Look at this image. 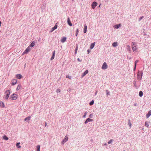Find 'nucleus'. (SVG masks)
Wrapping results in <instances>:
<instances>
[{
  "mask_svg": "<svg viewBox=\"0 0 151 151\" xmlns=\"http://www.w3.org/2000/svg\"><path fill=\"white\" fill-rule=\"evenodd\" d=\"M10 93V91L9 90H7L5 92L4 98L5 100H7L8 99Z\"/></svg>",
  "mask_w": 151,
  "mask_h": 151,
  "instance_id": "1",
  "label": "nucleus"
},
{
  "mask_svg": "<svg viewBox=\"0 0 151 151\" xmlns=\"http://www.w3.org/2000/svg\"><path fill=\"white\" fill-rule=\"evenodd\" d=\"M18 97V95L15 93H13L11 95L10 98L13 100H16Z\"/></svg>",
  "mask_w": 151,
  "mask_h": 151,
  "instance_id": "2",
  "label": "nucleus"
},
{
  "mask_svg": "<svg viewBox=\"0 0 151 151\" xmlns=\"http://www.w3.org/2000/svg\"><path fill=\"white\" fill-rule=\"evenodd\" d=\"M132 47L133 51L134 52L135 51L137 50V48L136 47V43L135 42H133L132 43Z\"/></svg>",
  "mask_w": 151,
  "mask_h": 151,
  "instance_id": "3",
  "label": "nucleus"
},
{
  "mask_svg": "<svg viewBox=\"0 0 151 151\" xmlns=\"http://www.w3.org/2000/svg\"><path fill=\"white\" fill-rule=\"evenodd\" d=\"M142 73L139 72L138 73L137 75V78L139 80H140L142 79Z\"/></svg>",
  "mask_w": 151,
  "mask_h": 151,
  "instance_id": "4",
  "label": "nucleus"
},
{
  "mask_svg": "<svg viewBox=\"0 0 151 151\" xmlns=\"http://www.w3.org/2000/svg\"><path fill=\"white\" fill-rule=\"evenodd\" d=\"M107 67L108 66L106 63V62L104 63L102 66V69L103 70H105L107 68Z\"/></svg>",
  "mask_w": 151,
  "mask_h": 151,
  "instance_id": "5",
  "label": "nucleus"
},
{
  "mask_svg": "<svg viewBox=\"0 0 151 151\" xmlns=\"http://www.w3.org/2000/svg\"><path fill=\"white\" fill-rule=\"evenodd\" d=\"M31 48L29 46L23 52V54H27L31 50Z\"/></svg>",
  "mask_w": 151,
  "mask_h": 151,
  "instance_id": "6",
  "label": "nucleus"
},
{
  "mask_svg": "<svg viewBox=\"0 0 151 151\" xmlns=\"http://www.w3.org/2000/svg\"><path fill=\"white\" fill-rule=\"evenodd\" d=\"M97 3L95 1L93 2L91 4L92 8L93 9H95L96 6L97 5Z\"/></svg>",
  "mask_w": 151,
  "mask_h": 151,
  "instance_id": "7",
  "label": "nucleus"
},
{
  "mask_svg": "<svg viewBox=\"0 0 151 151\" xmlns=\"http://www.w3.org/2000/svg\"><path fill=\"white\" fill-rule=\"evenodd\" d=\"M68 140V137L66 136L62 142V143L63 145L65 142H66Z\"/></svg>",
  "mask_w": 151,
  "mask_h": 151,
  "instance_id": "8",
  "label": "nucleus"
},
{
  "mask_svg": "<svg viewBox=\"0 0 151 151\" xmlns=\"http://www.w3.org/2000/svg\"><path fill=\"white\" fill-rule=\"evenodd\" d=\"M5 106L4 103L2 101H0V108H4L5 107Z\"/></svg>",
  "mask_w": 151,
  "mask_h": 151,
  "instance_id": "9",
  "label": "nucleus"
},
{
  "mask_svg": "<svg viewBox=\"0 0 151 151\" xmlns=\"http://www.w3.org/2000/svg\"><path fill=\"white\" fill-rule=\"evenodd\" d=\"M121 26V24H116L114 26V27L115 29H116L118 28L119 27Z\"/></svg>",
  "mask_w": 151,
  "mask_h": 151,
  "instance_id": "10",
  "label": "nucleus"
},
{
  "mask_svg": "<svg viewBox=\"0 0 151 151\" xmlns=\"http://www.w3.org/2000/svg\"><path fill=\"white\" fill-rule=\"evenodd\" d=\"M12 85H15L17 83V81L15 79H13L12 81Z\"/></svg>",
  "mask_w": 151,
  "mask_h": 151,
  "instance_id": "11",
  "label": "nucleus"
},
{
  "mask_svg": "<svg viewBox=\"0 0 151 151\" xmlns=\"http://www.w3.org/2000/svg\"><path fill=\"white\" fill-rule=\"evenodd\" d=\"M88 70H86L85 72L83 73L82 75V77H83L84 76H85L86 74H87V73H88Z\"/></svg>",
  "mask_w": 151,
  "mask_h": 151,
  "instance_id": "12",
  "label": "nucleus"
},
{
  "mask_svg": "<svg viewBox=\"0 0 151 151\" xmlns=\"http://www.w3.org/2000/svg\"><path fill=\"white\" fill-rule=\"evenodd\" d=\"M67 22L68 24L70 26H72V24L71 23L69 18H68V20H67Z\"/></svg>",
  "mask_w": 151,
  "mask_h": 151,
  "instance_id": "13",
  "label": "nucleus"
},
{
  "mask_svg": "<svg viewBox=\"0 0 151 151\" xmlns=\"http://www.w3.org/2000/svg\"><path fill=\"white\" fill-rule=\"evenodd\" d=\"M55 50H54L53 51V53H52V57H51V58L50 59L51 60H52L54 59V58H55Z\"/></svg>",
  "mask_w": 151,
  "mask_h": 151,
  "instance_id": "14",
  "label": "nucleus"
},
{
  "mask_svg": "<svg viewBox=\"0 0 151 151\" xmlns=\"http://www.w3.org/2000/svg\"><path fill=\"white\" fill-rule=\"evenodd\" d=\"M16 76V77L19 79H20L22 77V75L20 74H17Z\"/></svg>",
  "mask_w": 151,
  "mask_h": 151,
  "instance_id": "15",
  "label": "nucleus"
},
{
  "mask_svg": "<svg viewBox=\"0 0 151 151\" xmlns=\"http://www.w3.org/2000/svg\"><path fill=\"white\" fill-rule=\"evenodd\" d=\"M66 40V38L65 37H63L62 39L61 40V42H62L63 43L65 42Z\"/></svg>",
  "mask_w": 151,
  "mask_h": 151,
  "instance_id": "16",
  "label": "nucleus"
},
{
  "mask_svg": "<svg viewBox=\"0 0 151 151\" xmlns=\"http://www.w3.org/2000/svg\"><path fill=\"white\" fill-rule=\"evenodd\" d=\"M151 115V111H149L148 113L146 115V117L148 118Z\"/></svg>",
  "mask_w": 151,
  "mask_h": 151,
  "instance_id": "17",
  "label": "nucleus"
},
{
  "mask_svg": "<svg viewBox=\"0 0 151 151\" xmlns=\"http://www.w3.org/2000/svg\"><path fill=\"white\" fill-rule=\"evenodd\" d=\"M95 42H94L93 43H92L91 44V46H90V47L91 49H92L95 46Z\"/></svg>",
  "mask_w": 151,
  "mask_h": 151,
  "instance_id": "18",
  "label": "nucleus"
},
{
  "mask_svg": "<svg viewBox=\"0 0 151 151\" xmlns=\"http://www.w3.org/2000/svg\"><path fill=\"white\" fill-rule=\"evenodd\" d=\"M57 25H55L54 27L52 28L51 32L53 31L54 30L56 29L57 28Z\"/></svg>",
  "mask_w": 151,
  "mask_h": 151,
  "instance_id": "19",
  "label": "nucleus"
},
{
  "mask_svg": "<svg viewBox=\"0 0 151 151\" xmlns=\"http://www.w3.org/2000/svg\"><path fill=\"white\" fill-rule=\"evenodd\" d=\"M118 45V43L117 42H115L113 43L112 45L113 47H116Z\"/></svg>",
  "mask_w": 151,
  "mask_h": 151,
  "instance_id": "20",
  "label": "nucleus"
},
{
  "mask_svg": "<svg viewBox=\"0 0 151 151\" xmlns=\"http://www.w3.org/2000/svg\"><path fill=\"white\" fill-rule=\"evenodd\" d=\"M87 26L86 25H85L84 26L83 30H84V33H86V32L87 31Z\"/></svg>",
  "mask_w": 151,
  "mask_h": 151,
  "instance_id": "21",
  "label": "nucleus"
},
{
  "mask_svg": "<svg viewBox=\"0 0 151 151\" xmlns=\"http://www.w3.org/2000/svg\"><path fill=\"white\" fill-rule=\"evenodd\" d=\"M21 85L20 84H19V85H18V86H17L16 88V90L17 91L19 90V89H20L21 88Z\"/></svg>",
  "mask_w": 151,
  "mask_h": 151,
  "instance_id": "22",
  "label": "nucleus"
},
{
  "mask_svg": "<svg viewBox=\"0 0 151 151\" xmlns=\"http://www.w3.org/2000/svg\"><path fill=\"white\" fill-rule=\"evenodd\" d=\"M3 138L6 140H7L8 139V138L7 137L6 135H4L3 137Z\"/></svg>",
  "mask_w": 151,
  "mask_h": 151,
  "instance_id": "23",
  "label": "nucleus"
},
{
  "mask_svg": "<svg viewBox=\"0 0 151 151\" xmlns=\"http://www.w3.org/2000/svg\"><path fill=\"white\" fill-rule=\"evenodd\" d=\"M139 62L138 60H136L135 62V65H134V70H135V69H136V64L137 63Z\"/></svg>",
  "mask_w": 151,
  "mask_h": 151,
  "instance_id": "24",
  "label": "nucleus"
},
{
  "mask_svg": "<svg viewBox=\"0 0 151 151\" xmlns=\"http://www.w3.org/2000/svg\"><path fill=\"white\" fill-rule=\"evenodd\" d=\"M35 42H33L29 46L30 47H32L35 45Z\"/></svg>",
  "mask_w": 151,
  "mask_h": 151,
  "instance_id": "25",
  "label": "nucleus"
},
{
  "mask_svg": "<svg viewBox=\"0 0 151 151\" xmlns=\"http://www.w3.org/2000/svg\"><path fill=\"white\" fill-rule=\"evenodd\" d=\"M30 118H31V117L30 116L28 117H27L24 119V121H27V120L29 121L30 120Z\"/></svg>",
  "mask_w": 151,
  "mask_h": 151,
  "instance_id": "26",
  "label": "nucleus"
},
{
  "mask_svg": "<svg viewBox=\"0 0 151 151\" xmlns=\"http://www.w3.org/2000/svg\"><path fill=\"white\" fill-rule=\"evenodd\" d=\"M20 143H17L16 144V146L18 148H20L21 146L19 145Z\"/></svg>",
  "mask_w": 151,
  "mask_h": 151,
  "instance_id": "27",
  "label": "nucleus"
},
{
  "mask_svg": "<svg viewBox=\"0 0 151 151\" xmlns=\"http://www.w3.org/2000/svg\"><path fill=\"white\" fill-rule=\"evenodd\" d=\"M37 151H40V145H38L37 147Z\"/></svg>",
  "mask_w": 151,
  "mask_h": 151,
  "instance_id": "28",
  "label": "nucleus"
},
{
  "mask_svg": "<svg viewBox=\"0 0 151 151\" xmlns=\"http://www.w3.org/2000/svg\"><path fill=\"white\" fill-rule=\"evenodd\" d=\"M145 126L147 127H148L149 126V122H145Z\"/></svg>",
  "mask_w": 151,
  "mask_h": 151,
  "instance_id": "29",
  "label": "nucleus"
},
{
  "mask_svg": "<svg viewBox=\"0 0 151 151\" xmlns=\"http://www.w3.org/2000/svg\"><path fill=\"white\" fill-rule=\"evenodd\" d=\"M139 96L140 97H142L143 95V92L142 91H140L139 93Z\"/></svg>",
  "mask_w": 151,
  "mask_h": 151,
  "instance_id": "30",
  "label": "nucleus"
},
{
  "mask_svg": "<svg viewBox=\"0 0 151 151\" xmlns=\"http://www.w3.org/2000/svg\"><path fill=\"white\" fill-rule=\"evenodd\" d=\"M128 124L130 127V128H131L132 126V124L130 122V120H129L128 121Z\"/></svg>",
  "mask_w": 151,
  "mask_h": 151,
  "instance_id": "31",
  "label": "nucleus"
},
{
  "mask_svg": "<svg viewBox=\"0 0 151 151\" xmlns=\"http://www.w3.org/2000/svg\"><path fill=\"white\" fill-rule=\"evenodd\" d=\"M127 50L129 51H130V46L129 45H127Z\"/></svg>",
  "mask_w": 151,
  "mask_h": 151,
  "instance_id": "32",
  "label": "nucleus"
},
{
  "mask_svg": "<svg viewBox=\"0 0 151 151\" xmlns=\"http://www.w3.org/2000/svg\"><path fill=\"white\" fill-rule=\"evenodd\" d=\"M113 140L112 139H111L108 142V143L109 144L111 143L113 141Z\"/></svg>",
  "mask_w": 151,
  "mask_h": 151,
  "instance_id": "33",
  "label": "nucleus"
},
{
  "mask_svg": "<svg viewBox=\"0 0 151 151\" xmlns=\"http://www.w3.org/2000/svg\"><path fill=\"white\" fill-rule=\"evenodd\" d=\"M79 30L78 29H77L76 30V36H77Z\"/></svg>",
  "mask_w": 151,
  "mask_h": 151,
  "instance_id": "34",
  "label": "nucleus"
},
{
  "mask_svg": "<svg viewBox=\"0 0 151 151\" xmlns=\"http://www.w3.org/2000/svg\"><path fill=\"white\" fill-rule=\"evenodd\" d=\"M66 78H68L70 79H71V76H70L68 75H67L66 76Z\"/></svg>",
  "mask_w": 151,
  "mask_h": 151,
  "instance_id": "35",
  "label": "nucleus"
},
{
  "mask_svg": "<svg viewBox=\"0 0 151 151\" xmlns=\"http://www.w3.org/2000/svg\"><path fill=\"white\" fill-rule=\"evenodd\" d=\"M87 120L88 122L93 121V120L92 119H90L88 118L87 119Z\"/></svg>",
  "mask_w": 151,
  "mask_h": 151,
  "instance_id": "36",
  "label": "nucleus"
},
{
  "mask_svg": "<svg viewBox=\"0 0 151 151\" xmlns=\"http://www.w3.org/2000/svg\"><path fill=\"white\" fill-rule=\"evenodd\" d=\"M94 103V101L93 100H92L91 102L89 103V104L91 106Z\"/></svg>",
  "mask_w": 151,
  "mask_h": 151,
  "instance_id": "37",
  "label": "nucleus"
},
{
  "mask_svg": "<svg viewBox=\"0 0 151 151\" xmlns=\"http://www.w3.org/2000/svg\"><path fill=\"white\" fill-rule=\"evenodd\" d=\"M78 46H77V47H76V48L75 49V54H76L77 53V50H78Z\"/></svg>",
  "mask_w": 151,
  "mask_h": 151,
  "instance_id": "38",
  "label": "nucleus"
},
{
  "mask_svg": "<svg viewBox=\"0 0 151 151\" xmlns=\"http://www.w3.org/2000/svg\"><path fill=\"white\" fill-rule=\"evenodd\" d=\"M60 90L59 89H58L56 90V92L57 93H60Z\"/></svg>",
  "mask_w": 151,
  "mask_h": 151,
  "instance_id": "39",
  "label": "nucleus"
},
{
  "mask_svg": "<svg viewBox=\"0 0 151 151\" xmlns=\"http://www.w3.org/2000/svg\"><path fill=\"white\" fill-rule=\"evenodd\" d=\"M106 94L107 95H109V91L108 90H106Z\"/></svg>",
  "mask_w": 151,
  "mask_h": 151,
  "instance_id": "40",
  "label": "nucleus"
},
{
  "mask_svg": "<svg viewBox=\"0 0 151 151\" xmlns=\"http://www.w3.org/2000/svg\"><path fill=\"white\" fill-rule=\"evenodd\" d=\"M144 17L143 16H142L141 17H140V18H139V21H140L142 18H143Z\"/></svg>",
  "mask_w": 151,
  "mask_h": 151,
  "instance_id": "41",
  "label": "nucleus"
},
{
  "mask_svg": "<svg viewBox=\"0 0 151 151\" xmlns=\"http://www.w3.org/2000/svg\"><path fill=\"white\" fill-rule=\"evenodd\" d=\"M87 113V112H86L85 113H84V115H83V117L84 118H85V117L86 116V114Z\"/></svg>",
  "mask_w": 151,
  "mask_h": 151,
  "instance_id": "42",
  "label": "nucleus"
},
{
  "mask_svg": "<svg viewBox=\"0 0 151 151\" xmlns=\"http://www.w3.org/2000/svg\"><path fill=\"white\" fill-rule=\"evenodd\" d=\"M88 122V121L87 120V119H86V120L85 121V124H87Z\"/></svg>",
  "mask_w": 151,
  "mask_h": 151,
  "instance_id": "43",
  "label": "nucleus"
},
{
  "mask_svg": "<svg viewBox=\"0 0 151 151\" xmlns=\"http://www.w3.org/2000/svg\"><path fill=\"white\" fill-rule=\"evenodd\" d=\"M88 122V121L87 120V119H86V120L85 121V124H87Z\"/></svg>",
  "mask_w": 151,
  "mask_h": 151,
  "instance_id": "44",
  "label": "nucleus"
},
{
  "mask_svg": "<svg viewBox=\"0 0 151 151\" xmlns=\"http://www.w3.org/2000/svg\"><path fill=\"white\" fill-rule=\"evenodd\" d=\"M93 116V115L92 114H91L89 116V117H91V116Z\"/></svg>",
  "mask_w": 151,
  "mask_h": 151,
  "instance_id": "45",
  "label": "nucleus"
},
{
  "mask_svg": "<svg viewBox=\"0 0 151 151\" xmlns=\"http://www.w3.org/2000/svg\"><path fill=\"white\" fill-rule=\"evenodd\" d=\"M47 123L46 122H45V126L46 127L47 126Z\"/></svg>",
  "mask_w": 151,
  "mask_h": 151,
  "instance_id": "46",
  "label": "nucleus"
},
{
  "mask_svg": "<svg viewBox=\"0 0 151 151\" xmlns=\"http://www.w3.org/2000/svg\"><path fill=\"white\" fill-rule=\"evenodd\" d=\"M87 51H88V54H89V52H90V51L89 50H87Z\"/></svg>",
  "mask_w": 151,
  "mask_h": 151,
  "instance_id": "47",
  "label": "nucleus"
},
{
  "mask_svg": "<svg viewBox=\"0 0 151 151\" xmlns=\"http://www.w3.org/2000/svg\"><path fill=\"white\" fill-rule=\"evenodd\" d=\"M77 60L78 61L80 62L81 61V60H80V59L79 58H78Z\"/></svg>",
  "mask_w": 151,
  "mask_h": 151,
  "instance_id": "48",
  "label": "nucleus"
},
{
  "mask_svg": "<svg viewBox=\"0 0 151 151\" xmlns=\"http://www.w3.org/2000/svg\"><path fill=\"white\" fill-rule=\"evenodd\" d=\"M107 145V144H106V143H105L104 144V145Z\"/></svg>",
  "mask_w": 151,
  "mask_h": 151,
  "instance_id": "49",
  "label": "nucleus"
},
{
  "mask_svg": "<svg viewBox=\"0 0 151 151\" xmlns=\"http://www.w3.org/2000/svg\"><path fill=\"white\" fill-rule=\"evenodd\" d=\"M101 5V4H100L99 5V7H100V5Z\"/></svg>",
  "mask_w": 151,
  "mask_h": 151,
  "instance_id": "50",
  "label": "nucleus"
},
{
  "mask_svg": "<svg viewBox=\"0 0 151 151\" xmlns=\"http://www.w3.org/2000/svg\"><path fill=\"white\" fill-rule=\"evenodd\" d=\"M96 93H97V92H96V93H95V94H96Z\"/></svg>",
  "mask_w": 151,
  "mask_h": 151,
  "instance_id": "51",
  "label": "nucleus"
},
{
  "mask_svg": "<svg viewBox=\"0 0 151 151\" xmlns=\"http://www.w3.org/2000/svg\"><path fill=\"white\" fill-rule=\"evenodd\" d=\"M134 105H135V106H136V104H134Z\"/></svg>",
  "mask_w": 151,
  "mask_h": 151,
  "instance_id": "52",
  "label": "nucleus"
},
{
  "mask_svg": "<svg viewBox=\"0 0 151 151\" xmlns=\"http://www.w3.org/2000/svg\"><path fill=\"white\" fill-rule=\"evenodd\" d=\"M123 151H125V150H124Z\"/></svg>",
  "mask_w": 151,
  "mask_h": 151,
  "instance_id": "53",
  "label": "nucleus"
}]
</instances>
